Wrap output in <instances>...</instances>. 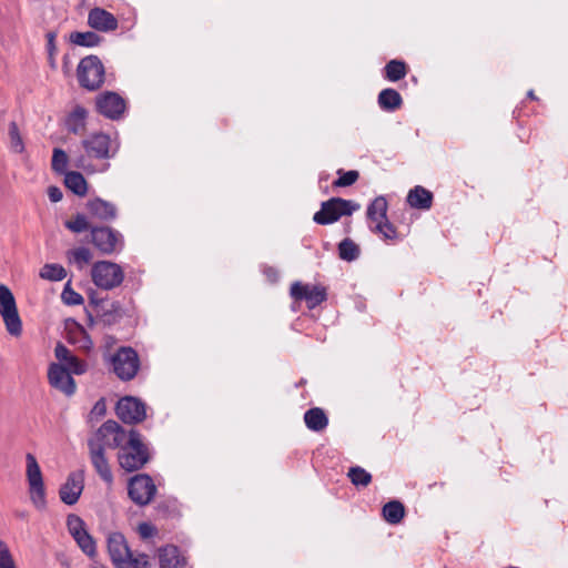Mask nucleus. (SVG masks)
<instances>
[{
  "mask_svg": "<svg viewBox=\"0 0 568 568\" xmlns=\"http://www.w3.org/2000/svg\"><path fill=\"white\" fill-rule=\"evenodd\" d=\"M407 203L419 210H429L433 204V194L423 186H415L408 192Z\"/></svg>",
  "mask_w": 568,
  "mask_h": 568,
  "instance_id": "24",
  "label": "nucleus"
},
{
  "mask_svg": "<svg viewBox=\"0 0 568 568\" xmlns=\"http://www.w3.org/2000/svg\"><path fill=\"white\" fill-rule=\"evenodd\" d=\"M125 567L126 568H149L150 567L149 557L145 554L134 555V552L132 551L131 558H128Z\"/></svg>",
  "mask_w": 568,
  "mask_h": 568,
  "instance_id": "44",
  "label": "nucleus"
},
{
  "mask_svg": "<svg viewBox=\"0 0 568 568\" xmlns=\"http://www.w3.org/2000/svg\"><path fill=\"white\" fill-rule=\"evenodd\" d=\"M291 295L298 301H306L308 308H314L326 300L325 288L318 285L295 282L291 287Z\"/></svg>",
  "mask_w": 568,
  "mask_h": 568,
  "instance_id": "15",
  "label": "nucleus"
},
{
  "mask_svg": "<svg viewBox=\"0 0 568 568\" xmlns=\"http://www.w3.org/2000/svg\"><path fill=\"white\" fill-rule=\"evenodd\" d=\"M54 355L59 361L58 364H62L71 374L81 375L84 374L88 369L87 363L73 355L71 351L62 343L57 344L54 348Z\"/></svg>",
  "mask_w": 568,
  "mask_h": 568,
  "instance_id": "20",
  "label": "nucleus"
},
{
  "mask_svg": "<svg viewBox=\"0 0 568 568\" xmlns=\"http://www.w3.org/2000/svg\"><path fill=\"white\" fill-rule=\"evenodd\" d=\"M89 455L91 464L93 465L95 471L108 484H111L113 480L112 471L109 466L108 458L105 457V448L104 444L99 440H94L90 438L88 440Z\"/></svg>",
  "mask_w": 568,
  "mask_h": 568,
  "instance_id": "13",
  "label": "nucleus"
},
{
  "mask_svg": "<svg viewBox=\"0 0 568 568\" xmlns=\"http://www.w3.org/2000/svg\"><path fill=\"white\" fill-rule=\"evenodd\" d=\"M355 209L351 201L333 197L322 203L321 210L314 214L313 220L321 225L332 224L343 215H351Z\"/></svg>",
  "mask_w": 568,
  "mask_h": 568,
  "instance_id": "8",
  "label": "nucleus"
},
{
  "mask_svg": "<svg viewBox=\"0 0 568 568\" xmlns=\"http://www.w3.org/2000/svg\"><path fill=\"white\" fill-rule=\"evenodd\" d=\"M39 275L47 281H62L67 276V272L62 265L52 263L44 264Z\"/></svg>",
  "mask_w": 568,
  "mask_h": 568,
  "instance_id": "32",
  "label": "nucleus"
},
{
  "mask_svg": "<svg viewBox=\"0 0 568 568\" xmlns=\"http://www.w3.org/2000/svg\"><path fill=\"white\" fill-rule=\"evenodd\" d=\"M128 493L133 503L145 506L153 499L156 487L149 475L140 474L130 479Z\"/></svg>",
  "mask_w": 568,
  "mask_h": 568,
  "instance_id": "9",
  "label": "nucleus"
},
{
  "mask_svg": "<svg viewBox=\"0 0 568 568\" xmlns=\"http://www.w3.org/2000/svg\"><path fill=\"white\" fill-rule=\"evenodd\" d=\"M68 258L74 263L78 268H83L92 260V254L87 247H77L68 252Z\"/></svg>",
  "mask_w": 568,
  "mask_h": 568,
  "instance_id": "33",
  "label": "nucleus"
},
{
  "mask_svg": "<svg viewBox=\"0 0 568 568\" xmlns=\"http://www.w3.org/2000/svg\"><path fill=\"white\" fill-rule=\"evenodd\" d=\"M109 361L114 374L122 381L132 379L139 371V356L131 347L119 348Z\"/></svg>",
  "mask_w": 568,
  "mask_h": 568,
  "instance_id": "6",
  "label": "nucleus"
},
{
  "mask_svg": "<svg viewBox=\"0 0 568 568\" xmlns=\"http://www.w3.org/2000/svg\"><path fill=\"white\" fill-rule=\"evenodd\" d=\"M98 111L104 116L116 120L125 110L124 100L114 92H104L97 98Z\"/></svg>",
  "mask_w": 568,
  "mask_h": 568,
  "instance_id": "17",
  "label": "nucleus"
},
{
  "mask_svg": "<svg viewBox=\"0 0 568 568\" xmlns=\"http://www.w3.org/2000/svg\"><path fill=\"white\" fill-rule=\"evenodd\" d=\"M405 510L402 503L393 500L383 507V516L389 524H398L404 517Z\"/></svg>",
  "mask_w": 568,
  "mask_h": 568,
  "instance_id": "29",
  "label": "nucleus"
},
{
  "mask_svg": "<svg viewBox=\"0 0 568 568\" xmlns=\"http://www.w3.org/2000/svg\"><path fill=\"white\" fill-rule=\"evenodd\" d=\"M92 243L104 254L118 252L123 246V236L120 232L108 227L91 229Z\"/></svg>",
  "mask_w": 568,
  "mask_h": 568,
  "instance_id": "10",
  "label": "nucleus"
},
{
  "mask_svg": "<svg viewBox=\"0 0 568 568\" xmlns=\"http://www.w3.org/2000/svg\"><path fill=\"white\" fill-rule=\"evenodd\" d=\"M104 410H105V405H104L103 400H99L94 405L92 413H97L99 415H102V414H104Z\"/></svg>",
  "mask_w": 568,
  "mask_h": 568,
  "instance_id": "50",
  "label": "nucleus"
},
{
  "mask_svg": "<svg viewBox=\"0 0 568 568\" xmlns=\"http://www.w3.org/2000/svg\"><path fill=\"white\" fill-rule=\"evenodd\" d=\"M87 115L88 112L84 108L75 106L67 118L65 125L68 130L74 134L82 133L85 129Z\"/></svg>",
  "mask_w": 568,
  "mask_h": 568,
  "instance_id": "25",
  "label": "nucleus"
},
{
  "mask_svg": "<svg viewBox=\"0 0 568 568\" xmlns=\"http://www.w3.org/2000/svg\"><path fill=\"white\" fill-rule=\"evenodd\" d=\"M73 539L85 555L89 557H93L95 555V542L88 531L74 537Z\"/></svg>",
  "mask_w": 568,
  "mask_h": 568,
  "instance_id": "37",
  "label": "nucleus"
},
{
  "mask_svg": "<svg viewBox=\"0 0 568 568\" xmlns=\"http://www.w3.org/2000/svg\"><path fill=\"white\" fill-rule=\"evenodd\" d=\"M92 438L104 444V448H118L124 443L126 434L116 422L106 420Z\"/></svg>",
  "mask_w": 568,
  "mask_h": 568,
  "instance_id": "14",
  "label": "nucleus"
},
{
  "mask_svg": "<svg viewBox=\"0 0 568 568\" xmlns=\"http://www.w3.org/2000/svg\"><path fill=\"white\" fill-rule=\"evenodd\" d=\"M339 257L344 261H354L359 255L358 246L349 239L343 240L338 245Z\"/></svg>",
  "mask_w": 568,
  "mask_h": 568,
  "instance_id": "35",
  "label": "nucleus"
},
{
  "mask_svg": "<svg viewBox=\"0 0 568 568\" xmlns=\"http://www.w3.org/2000/svg\"><path fill=\"white\" fill-rule=\"evenodd\" d=\"M65 186L79 196L87 194L88 184L83 175L79 172L70 171L64 176Z\"/></svg>",
  "mask_w": 568,
  "mask_h": 568,
  "instance_id": "28",
  "label": "nucleus"
},
{
  "mask_svg": "<svg viewBox=\"0 0 568 568\" xmlns=\"http://www.w3.org/2000/svg\"><path fill=\"white\" fill-rule=\"evenodd\" d=\"M381 230H376L375 225L371 224V230L375 233H379L383 235L385 240H394L397 236V231L395 226L386 219L383 221Z\"/></svg>",
  "mask_w": 568,
  "mask_h": 568,
  "instance_id": "45",
  "label": "nucleus"
},
{
  "mask_svg": "<svg viewBox=\"0 0 568 568\" xmlns=\"http://www.w3.org/2000/svg\"><path fill=\"white\" fill-rule=\"evenodd\" d=\"M338 173L341 176L333 183V185L337 187L349 186L354 184L359 176L358 172L354 170L344 173H342V170H339Z\"/></svg>",
  "mask_w": 568,
  "mask_h": 568,
  "instance_id": "43",
  "label": "nucleus"
},
{
  "mask_svg": "<svg viewBox=\"0 0 568 568\" xmlns=\"http://www.w3.org/2000/svg\"><path fill=\"white\" fill-rule=\"evenodd\" d=\"M82 148L87 154H73V163L87 172L95 171L90 159H110L116 152V149H112L110 136L103 133H95L84 139Z\"/></svg>",
  "mask_w": 568,
  "mask_h": 568,
  "instance_id": "1",
  "label": "nucleus"
},
{
  "mask_svg": "<svg viewBox=\"0 0 568 568\" xmlns=\"http://www.w3.org/2000/svg\"><path fill=\"white\" fill-rule=\"evenodd\" d=\"M138 531L143 539L150 538L156 534L155 527L149 523H141L138 527Z\"/></svg>",
  "mask_w": 568,
  "mask_h": 568,
  "instance_id": "46",
  "label": "nucleus"
},
{
  "mask_svg": "<svg viewBox=\"0 0 568 568\" xmlns=\"http://www.w3.org/2000/svg\"><path fill=\"white\" fill-rule=\"evenodd\" d=\"M45 38H47V50H48L49 57L52 59L53 55L57 53V47H55L57 33L54 31H50L47 33Z\"/></svg>",
  "mask_w": 568,
  "mask_h": 568,
  "instance_id": "47",
  "label": "nucleus"
},
{
  "mask_svg": "<svg viewBox=\"0 0 568 568\" xmlns=\"http://www.w3.org/2000/svg\"><path fill=\"white\" fill-rule=\"evenodd\" d=\"M348 477H349L352 484H354L355 486H364L365 487L372 480L371 474L359 466L349 468Z\"/></svg>",
  "mask_w": 568,
  "mask_h": 568,
  "instance_id": "36",
  "label": "nucleus"
},
{
  "mask_svg": "<svg viewBox=\"0 0 568 568\" xmlns=\"http://www.w3.org/2000/svg\"><path fill=\"white\" fill-rule=\"evenodd\" d=\"M91 276L93 283L103 290H112L119 286L124 278V274L120 265L101 261L92 266Z\"/></svg>",
  "mask_w": 568,
  "mask_h": 568,
  "instance_id": "7",
  "label": "nucleus"
},
{
  "mask_svg": "<svg viewBox=\"0 0 568 568\" xmlns=\"http://www.w3.org/2000/svg\"><path fill=\"white\" fill-rule=\"evenodd\" d=\"M70 40L72 43L81 47H94L98 45L101 41V37L95 32L87 31V32H73L70 36Z\"/></svg>",
  "mask_w": 568,
  "mask_h": 568,
  "instance_id": "31",
  "label": "nucleus"
},
{
  "mask_svg": "<svg viewBox=\"0 0 568 568\" xmlns=\"http://www.w3.org/2000/svg\"><path fill=\"white\" fill-rule=\"evenodd\" d=\"M528 97H529L530 99H532V100H534V99H536L535 93H534V91H532V90H530V91L528 92Z\"/></svg>",
  "mask_w": 568,
  "mask_h": 568,
  "instance_id": "52",
  "label": "nucleus"
},
{
  "mask_svg": "<svg viewBox=\"0 0 568 568\" xmlns=\"http://www.w3.org/2000/svg\"><path fill=\"white\" fill-rule=\"evenodd\" d=\"M48 196L51 202L57 203L62 200V191L58 186H50L48 189Z\"/></svg>",
  "mask_w": 568,
  "mask_h": 568,
  "instance_id": "48",
  "label": "nucleus"
},
{
  "mask_svg": "<svg viewBox=\"0 0 568 568\" xmlns=\"http://www.w3.org/2000/svg\"><path fill=\"white\" fill-rule=\"evenodd\" d=\"M304 422L306 426L314 432L323 430L328 424V419L324 410L318 407L308 409L304 414Z\"/></svg>",
  "mask_w": 568,
  "mask_h": 568,
  "instance_id": "27",
  "label": "nucleus"
},
{
  "mask_svg": "<svg viewBox=\"0 0 568 568\" xmlns=\"http://www.w3.org/2000/svg\"><path fill=\"white\" fill-rule=\"evenodd\" d=\"M61 298L63 303L67 305H80L83 303V297L79 293L73 291L70 287L69 283L64 286L61 294Z\"/></svg>",
  "mask_w": 568,
  "mask_h": 568,
  "instance_id": "42",
  "label": "nucleus"
},
{
  "mask_svg": "<svg viewBox=\"0 0 568 568\" xmlns=\"http://www.w3.org/2000/svg\"><path fill=\"white\" fill-rule=\"evenodd\" d=\"M507 568H518V567L509 566V567H507Z\"/></svg>",
  "mask_w": 568,
  "mask_h": 568,
  "instance_id": "54",
  "label": "nucleus"
},
{
  "mask_svg": "<svg viewBox=\"0 0 568 568\" xmlns=\"http://www.w3.org/2000/svg\"><path fill=\"white\" fill-rule=\"evenodd\" d=\"M385 78L392 82H396L403 78H405L407 73L405 62L400 60H390L385 65Z\"/></svg>",
  "mask_w": 568,
  "mask_h": 568,
  "instance_id": "30",
  "label": "nucleus"
},
{
  "mask_svg": "<svg viewBox=\"0 0 568 568\" xmlns=\"http://www.w3.org/2000/svg\"><path fill=\"white\" fill-rule=\"evenodd\" d=\"M116 415L125 424H136L145 418V405L138 398L123 397L118 402Z\"/></svg>",
  "mask_w": 568,
  "mask_h": 568,
  "instance_id": "12",
  "label": "nucleus"
},
{
  "mask_svg": "<svg viewBox=\"0 0 568 568\" xmlns=\"http://www.w3.org/2000/svg\"><path fill=\"white\" fill-rule=\"evenodd\" d=\"M0 568H17L9 546L0 538Z\"/></svg>",
  "mask_w": 568,
  "mask_h": 568,
  "instance_id": "41",
  "label": "nucleus"
},
{
  "mask_svg": "<svg viewBox=\"0 0 568 568\" xmlns=\"http://www.w3.org/2000/svg\"><path fill=\"white\" fill-rule=\"evenodd\" d=\"M264 274L266 275L268 281H271L273 283L276 282L278 280V277H280L277 270H275L273 267H266L264 270Z\"/></svg>",
  "mask_w": 568,
  "mask_h": 568,
  "instance_id": "49",
  "label": "nucleus"
},
{
  "mask_svg": "<svg viewBox=\"0 0 568 568\" xmlns=\"http://www.w3.org/2000/svg\"><path fill=\"white\" fill-rule=\"evenodd\" d=\"M49 384L67 396L75 393V382L62 364L51 363L48 369Z\"/></svg>",
  "mask_w": 568,
  "mask_h": 568,
  "instance_id": "11",
  "label": "nucleus"
},
{
  "mask_svg": "<svg viewBox=\"0 0 568 568\" xmlns=\"http://www.w3.org/2000/svg\"><path fill=\"white\" fill-rule=\"evenodd\" d=\"M108 550L112 562L116 568H126L128 558L132 550L129 548L124 536L120 532H111L108 536Z\"/></svg>",
  "mask_w": 568,
  "mask_h": 568,
  "instance_id": "16",
  "label": "nucleus"
},
{
  "mask_svg": "<svg viewBox=\"0 0 568 568\" xmlns=\"http://www.w3.org/2000/svg\"><path fill=\"white\" fill-rule=\"evenodd\" d=\"M16 515H17V517H19L21 519H26L28 517L27 511H16Z\"/></svg>",
  "mask_w": 568,
  "mask_h": 568,
  "instance_id": "51",
  "label": "nucleus"
},
{
  "mask_svg": "<svg viewBox=\"0 0 568 568\" xmlns=\"http://www.w3.org/2000/svg\"><path fill=\"white\" fill-rule=\"evenodd\" d=\"M0 315L8 333L12 336H20L22 333V322L18 313L16 298L10 288L4 284H0Z\"/></svg>",
  "mask_w": 568,
  "mask_h": 568,
  "instance_id": "4",
  "label": "nucleus"
},
{
  "mask_svg": "<svg viewBox=\"0 0 568 568\" xmlns=\"http://www.w3.org/2000/svg\"><path fill=\"white\" fill-rule=\"evenodd\" d=\"M67 527L73 538L87 531L84 521L73 514L68 516Z\"/></svg>",
  "mask_w": 568,
  "mask_h": 568,
  "instance_id": "39",
  "label": "nucleus"
},
{
  "mask_svg": "<svg viewBox=\"0 0 568 568\" xmlns=\"http://www.w3.org/2000/svg\"><path fill=\"white\" fill-rule=\"evenodd\" d=\"M403 99L394 89H384L378 94V104L384 111H395L400 108Z\"/></svg>",
  "mask_w": 568,
  "mask_h": 568,
  "instance_id": "26",
  "label": "nucleus"
},
{
  "mask_svg": "<svg viewBox=\"0 0 568 568\" xmlns=\"http://www.w3.org/2000/svg\"><path fill=\"white\" fill-rule=\"evenodd\" d=\"M77 73L80 84L88 90L99 89L104 81V67L95 55L83 58Z\"/></svg>",
  "mask_w": 568,
  "mask_h": 568,
  "instance_id": "5",
  "label": "nucleus"
},
{
  "mask_svg": "<svg viewBox=\"0 0 568 568\" xmlns=\"http://www.w3.org/2000/svg\"><path fill=\"white\" fill-rule=\"evenodd\" d=\"M68 154L63 150L55 148L52 154V170L58 173H64L68 166Z\"/></svg>",
  "mask_w": 568,
  "mask_h": 568,
  "instance_id": "38",
  "label": "nucleus"
},
{
  "mask_svg": "<svg viewBox=\"0 0 568 568\" xmlns=\"http://www.w3.org/2000/svg\"><path fill=\"white\" fill-rule=\"evenodd\" d=\"M92 568H106V567H104L103 565H100V564H94L92 566Z\"/></svg>",
  "mask_w": 568,
  "mask_h": 568,
  "instance_id": "53",
  "label": "nucleus"
},
{
  "mask_svg": "<svg viewBox=\"0 0 568 568\" xmlns=\"http://www.w3.org/2000/svg\"><path fill=\"white\" fill-rule=\"evenodd\" d=\"M83 481L84 478L81 471L71 473L60 488L59 495L61 500L67 505L75 504L83 490Z\"/></svg>",
  "mask_w": 568,
  "mask_h": 568,
  "instance_id": "18",
  "label": "nucleus"
},
{
  "mask_svg": "<svg viewBox=\"0 0 568 568\" xmlns=\"http://www.w3.org/2000/svg\"><path fill=\"white\" fill-rule=\"evenodd\" d=\"M158 557L161 568H185L186 561L174 545H166L159 548Z\"/></svg>",
  "mask_w": 568,
  "mask_h": 568,
  "instance_id": "22",
  "label": "nucleus"
},
{
  "mask_svg": "<svg viewBox=\"0 0 568 568\" xmlns=\"http://www.w3.org/2000/svg\"><path fill=\"white\" fill-rule=\"evenodd\" d=\"M8 135L10 149L14 153H22L24 151V143L18 129V125L14 121L9 123Z\"/></svg>",
  "mask_w": 568,
  "mask_h": 568,
  "instance_id": "34",
  "label": "nucleus"
},
{
  "mask_svg": "<svg viewBox=\"0 0 568 568\" xmlns=\"http://www.w3.org/2000/svg\"><path fill=\"white\" fill-rule=\"evenodd\" d=\"M387 201L384 196H377L367 207V219L375 225L376 230H381L383 221L387 219Z\"/></svg>",
  "mask_w": 568,
  "mask_h": 568,
  "instance_id": "23",
  "label": "nucleus"
},
{
  "mask_svg": "<svg viewBox=\"0 0 568 568\" xmlns=\"http://www.w3.org/2000/svg\"><path fill=\"white\" fill-rule=\"evenodd\" d=\"M26 476L29 484L30 500L36 508L44 509L47 506L45 488L40 466L37 458L31 453L26 455Z\"/></svg>",
  "mask_w": 568,
  "mask_h": 568,
  "instance_id": "3",
  "label": "nucleus"
},
{
  "mask_svg": "<svg viewBox=\"0 0 568 568\" xmlns=\"http://www.w3.org/2000/svg\"><path fill=\"white\" fill-rule=\"evenodd\" d=\"M88 24L100 32L114 31L119 26L118 19L111 12L99 7L89 11Z\"/></svg>",
  "mask_w": 568,
  "mask_h": 568,
  "instance_id": "19",
  "label": "nucleus"
},
{
  "mask_svg": "<svg viewBox=\"0 0 568 568\" xmlns=\"http://www.w3.org/2000/svg\"><path fill=\"white\" fill-rule=\"evenodd\" d=\"M85 207L91 217L100 221H110L116 216L115 205L100 197L88 201Z\"/></svg>",
  "mask_w": 568,
  "mask_h": 568,
  "instance_id": "21",
  "label": "nucleus"
},
{
  "mask_svg": "<svg viewBox=\"0 0 568 568\" xmlns=\"http://www.w3.org/2000/svg\"><path fill=\"white\" fill-rule=\"evenodd\" d=\"M65 227L74 233H81L90 229L88 219L83 214H77L73 220L65 222Z\"/></svg>",
  "mask_w": 568,
  "mask_h": 568,
  "instance_id": "40",
  "label": "nucleus"
},
{
  "mask_svg": "<svg viewBox=\"0 0 568 568\" xmlns=\"http://www.w3.org/2000/svg\"><path fill=\"white\" fill-rule=\"evenodd\" d=\"M148 460V447L142 443L140 434L131 430L128 444L119 453L120 466L126 471H134L142 468Z\"/></svg>",
  "mask_w": 568,
  "mask_h": 568,
  "instance_id": "2",
  "label": "nucleus"
}]
</instances>
